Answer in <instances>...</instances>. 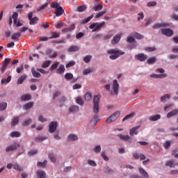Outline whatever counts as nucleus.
Masks as SVG:
<instances>
[{
    "label": "nucleus",
    "instance_id": "f257e3e1",
    "mask_svg": "<svg viewBox=\"0 0 178 178\" xmlns=\"http://www.w3.org/2000/svg\"><path fill=\"white\" fill-rule=\"evenodd\" d=\"M107 54L108 55H111L109 56V59L111 60H115L117 58H119V56H122V55H124V52L120 51L119 49H111L107 51Z\"/></svg>",
    "mask_w": 178,
    "mask_h": 178
},
{
    "label": "nucleus",
    "instance_id": "f03ea898",
    "mask_svg": "<svg viewBox=\"0 0 178 178\" xmlns=\"http://www.w3.org/2000/svg\"><path fill=\"white\" fill-rule=\"evenodd\" d=\"M101 96L99 95H95L93 97V112L98 113L99 112V101Z\"/></svg>",
    "mask_w": 178,
    "mask_h": 178
},
{
    "label": "nucleus",
    "instance_id": "7ed1b4c3",
    "mask_svg": "<svg viewBox=\"0 0 178 178\" xmlns=\"http://www.w3.org/2000/svg\"><path fill=\"white\" fill-rule=\"evenodd\" d=\"M104 26H105V22H102L101 23L95 22L89 26V29H92V33H95V31H98V30H101V29H102Z\"/></svg>",
    "mask_w": 178,
    "mask_h": 178
},
{
    "label": "nucleus",
    "instance_id": "20e7f679",
    "mask_svg": "<svg viewBox=\"0 0 178 178\" xmlns=\"http://www.w3.org/2000/svg\"><path fill=\"white\" fill-rule=\"evenodd\" d=\"M119 116H120V111H118L107 118L106 123H112L115 122V120H116Z\"/></svg>",
    "mask_w": 178,
    "mask_h": 178
},
{
    "label": "nucleus",
    "instance_id": "39448f33",
    "mask_svg": "<svg viewBox=\"0 0 178 178\" xmlns=\"http://www.w3.org/2000/svg\"><path fill=\"white\" fill-rule=\"evenodd\" d=\"M28 19L29 20V24L31 26H34L37 24L38 22L40 20L38 17H35L33 18V12H31L28 14Z\"/></svg>",
    "mask_w": 178,
    "mask_h": 178
},
{
    "label": "nucleus",
    "instance_id": "423d86ee",
    "mask_svg": "<svg viewBox=\"0 0 178 178\" xmlns=\"http://www.w3.org/2000/svg\"><path fill=\"white\" fill-rule=\"evenodd\" d=\"M113 91L111 92V95H118L119 94V83H118V80H114L113 82V87H112Z\"/></svg>",
    "mask_w": 178,
    "mask_h": 178
},
{
    "label": "nucleus",
    "instance_id": "0eeeda50",
    "mask_svg": "<svg viewBox=\"0 0 178 178\" xmlns=\"http://www.w3.org/2000/svg\"><path fill=\"white\" fill-rule=\"evenodd\" d=\"M56 129H58V122L53 121L50 122V124H49V131L51 134H54L55 133V131H56Z\"/></svg>",
    "mask_w": 178,
    "mask_h": 178
},
{
    "label": "nucleus",
    "instance_id": "6e6552de",
    "mask_svg": "<svg viewBox=\"0 0 178 178\" xmlns=\"http://www.w3.org/2000/svg\"><path fill=\"white\" fill-rule=\"evenodd\" d=\"M17 148H20V144L15 143L14 144L8 145L6 148V152H9L10 151H16V149H17Z\"/></svg>",
    "mask_w": 178,
    "mask_h": 178
},
{
    "label": "nucleus",
    "instance_id": "1a4fd4ad",
    "mask_svg": "<svg viewBox=\"0 0 178 178\" xmlns=\"http://www.w3.org/2000/svg\"><path fill=\"white\" fill-rule=\"evenodd\" d=\"M147 58H148V56H147V54H145L143 53H140L135 55V59H136V60H139V62H145V60H147Z\"/></svg>",
    "mask_w": 178,
    "mask_h": 178
},
{
    "label": "nucleus",
    "instance_id": "9d476101",
    "mask_svg": "<svg viewBox=\"0 0 178 178\" xmlns=\"http://www.w3.org/2000/svg\"><path fill=\"white\" fill-rule=\"evenodd\" d=\"M10 60H11L10 58L4 59V60L2 63V66L1 67V73H5V70L6 67H8V65H9V63H10Z\"/></svg>",
    "mask_w": 178,
    "mask_h": 178
},
{
    "label": "nucleus",
    "instance_id": "9b49d317",
    "mask_svg": "<svg viewBox=\"0 0 178 178\" xmlns=\"http://www.w3.org/2000/svg\"><path fill=\"white\" fill-rule=\"evenodd\" d=\"M161 34L167 37H172L173 35V31L170 29H161Z\"/></svg>",
    "mask_w": 178,
    "mask_h": 178
},
{
    "label": "nucleus",
    "instance_id": "f8f14e48",
    "mask_svg": "<svg viewBox=\"0 0 178 178\" xmlns=\"http://www.w3.org/2000/svg\"><path fill=\"white\" fill-rule=\"evenodd\" d=\"M122 35H123V33H118L116 35H115L113 40H111V44L113 45H116L120 41Z\"/></svg>",
    "mask_w": 178,
    "mask_h": 178
},
{
    "label": "nucleus",
    "instance_id": "ddd939ff",
    "mask_svg": "<svg viewBox=\"0 0 178 178\" xmlns=\"http://www.w3.org/2000/svg\"><path fill=\"white\" fill-rule=\"evenodd\" d=\"M169 26V24L163 22V23H156L153 25L152 29L154 30H156L157 29H161V27H168Z\"/></svg>",
    "mask_w": 178,
    "mask_h": 178
},
{
    "label": "nucleus",
    "instance_id": "4468645a",
    "mask_svg": "<svg viewBox=\"0 0 178 178\" xmlns=\"http://www.w3.org/2000/svg\"><path fill=\"white\" fill-rule=\"evenodd\" d=\"M20 35H22L20 32L14 33L11 35V40L13 41H19V40H20Z\"/></svg>",
    "mask_w": 178,
    "mask_h": 178
},
{
    "label": "nucleus",
    "instance_id": "2eb2a0df",
    "mask_svg": "<svg viewBox=\"0 0 178 178\" xmlns=\"http://www.w3.org/2000/svg\"><path fill=\"white\" fill-rule=\"evenodd\" d=\"M138 129H140V126H137V127H134L132 129H130L129 131V134L130 136H137V134H138Z\"/></svg>",
    "mask_w": 178,
    "mask_h": 178
},
{
    "label": "nucleus",
    "instance_id": "dca6fc26",
    "mask_svg": "<svg viewBox=\"0 0 178 178\" xmlns=\"http://www.w3.org/2000/svg\"><path fill=\"white\" fill-rule=\"evenodd\" d=\"M150 77L153 79H165V77H168V74H153L150 75Z\"/></svg>",
    "mask_w": 178,
    "mask_h": 178
},
{
    "label": "nucleus",
    "instance_id": "f3484780",
    "mask_svg": "<svg viewBox=\"0 0 178 178\" xmlns=\"http://www.w3.org/2000/svg\"><path fill=\"white\" fill-rule=\"evenodd\" d=\"M36 176L38 178H47V173L43 170H38L36 172Z\"/></svg>",
    "mask_w": 178,
    "mask_h": 178
},
{
    "label": "nucleus",
    "instance_id": "a211bd4d",
    "mask_svg": "<svg viewBox=\"0 0 178 178\" xmlns=\"http://www.w3.org/2000/svg\"><path fill=\"white\" fill-rule=\"evenodd\" d=\"M74 29H76V25L72 24L70 27L63 29L62 33H69V31H73Z\"/></svg>",
    "mask_w": 178,
    "mask_h": 178
},
{
    "label": "nucleus",
    "instance_id": "6ab92c4d",
    "mask_svg": "<svg viewBox=\"0 0 178 178\" xmlns=\"http://www.w3.org/2000/svg\"><path fill=\"white\" fill-rule=\"evenodd\" d=\"M176 115H178V108L173 109L172 111H170L167 114L168 119H170V118H172V116H176Z\"/></svg>",
    "mask_w": 178,
    "mask_h": 178
},
{
    "label": "nucleus",
    "instance_id": "aec40b11",
    "mask_svg": "<svg viewBox=\"0 0 178 178\" xmlns=\"http://www.w3.org/2000/svg\"><path fill=\"white\" fill-rule=\"evenodd\" d=\"M31 73L33 77H36L37 79L41 77V74L37 70H35V67L31 68Z\"/></svg>",
    "mask_w": 178,
    "mask_h": 178
},
{
    "label": "nucleus",
    "instance_id": "412c9836",
    "mask_svg": "<svg viewBox=\"0 0 178 178\" xmlns=\"http://www.w3.org/2000/svg\"><path fill=\"white\" fill-rule=\"evenodd\" d=\"M104 6H102V3H98L92 7V10H95V12H98V10H102Z\"/></svg>",
    "mask_w": 178,
    "mask_h": 178
},
{
    "label": "nucleus",
    "instance_id": "4be33fe9",
    "mask_svg": "<svg viewBox=\"0 0 178 178\" xmlns=\"http://www.w3.org/2000/svg\"><path fill=\"white\" fill-rule=\"evenodd\" d=\"M63 12H65L63 8L62 7H59L58 8L56 9L55 15L57 16V17H59V16H62V15H63Z\"/></svg>",
    "mask_w": 178,
    "mask_h": 178
},
{
    "label": "nucleus",
    "instance_id": "5701e85b",
    "mask_svg": "<svg viewBox=\"0 0 178 178\" xmlns=\"http://www.w3.org/2000/svg\"><path fill=\"white\" fill-rule=\"evenodd\" d=\"M50 34L51 37H49V40H52L54 38H59V37H60V33L55 31L50 32Z\"/></svg>",
    "mask_w": 178,
    "mask_h": 178
},
{
    "label": "nucleus",
    "instance_id": "b1692460",
    "mask_svg": "<svg viewBox=\"0 0 178 178\" xmlns=\"http://www.w3.org/2000/svg\"><path fill=\"white\" fill-rule=\"evenodd\" d=\"M80 49V47L72 45L68 49V52H77Z\"/></svg>",
    "mask_w": 178,
    "mask_h": 178
},
{
    "label": "nucleus",
    "instance_id": "393cba45",
    "mask_svg": "<svg viewBox=\"0 0 178 178\" xmlns=\"http://www.w3.org/2000/svg\"><path fill=\"white\" fill-rule=\"evenodd\" d=\"M159 119H161V115L156 114L155 115L150 116L149 120L152 122H156V120H159Z\"/></svg>",
    "mask_w": 178,
    "mask_h": 178
},
{
    "label": "nucleus",
    "instance_id": "a878e982",
    "mask_svg": "<svg viewBox=\"0 0 178 178\" xmlns=\"http://www.w3.org/2000/svg\"><path fill=\"white\" fill-rule=\"evenodd\" d=\"M33 106H34V103L33 102H29L24 106V109H25V111H29V109H31Z\"/></svg>",
    "mask_w": 178,
    "mask_h": 178
},
{
    "label": "nucleus",
    "instance_id": "bb28decb",
    "mask_svg": "<svg viewBox=\"0 0 178 178\" xmlns=\"http://www.w3.org/2000/svg\"><path fill=\"white\" fill-rule=\"evenodd\" d=\"M69 111L71 113H76V112H79V106L72 105L70 107Z\"/></svg>",
    "mask_w": 178,
    "mask_h": 178
},
{
    "label": "nucleus",
    "instance_id": "cd10ccee",
    "mask_svg": "<svg viewBox=\"0 0 178 178\" xmlns=\"http://www.w3.org/2000/svg\"><path fill=\"white\" fill-rule=\"evenodd\" d=\"M19 123V117L15 116L13 118L11 121V127H15Z\"/></svg>",
    "mask_w": 178,
    "mask_h": 178
},
{
    "label": "nucleus",
    "instance_id": "c85d7f7f",
    "mask_svg": "<svg viewBox=\"0 0 178 178\" xmlns=\"http://www.w3.org/2000/svg\"><path fill=\"white\" fill-rule=\"evenodd\" d=\"M65 72V65H60V67L56 70V72L58 74H62Z\"/></svg>",
    "mask_w": 178,
    "mask_h": 178
},
{
    "label": "nucleus",
    "instance_id": "c756f323",
    "mask_svg": "<svg viewBox=\"0 0 178 178\" xmlns=\"http://www.w3.org/2000/svg\"><path fill=\"white\" fill-rule=\"evenodd\" d=\"M79 140V137L74 134H70L68 136V141H77Z\"/></svg>",
    "mask_w": 178,
    "mask_h": 178
},
{
    "label": "nucleus",
    "instance_id": "7c9ffc66",
    "mask_svg": "<svg viewBox=\"0 0 178 178\" xmlns=\"http://www.w3.org/2000/svg\"><path fill=\"white\" fill-rule=\"evenodd\" d=\"M27 79V75L23 74L17 80V84H23V81Z\"/></svg>",
    "mask_w": 178,
    "mask_h": 178
},
{
    "label": "nucleus",
    "instance_id": "2f4dec72",
    "mask_svg": "<svg viewBox=\"0 0 178 178\" xmlns=\"http://www.w3.org/2000/svg\"><path fill=\"white\" fill-rule=\"evenodd\" d=\"M139 172H140V175H142L143 176V177H145V178L149 177V176L148 175V173L146 172L145 170H144L143 168H139Z\"/></svg>",
    "mask_w": 178,
    "mask_h": 178
},
{
    "label": "nucleus",
    "instance_id": "473e14b6",
    "mask_svg": "<svg viewBox=\"0 0 178 178\" xmlns=\"http://www.w3.org/2000/svg\"><path fill=\"white\" fill-rule=\"evenodd\" d=\"M20 136H22V134H20V132L17 131H14L10 133V137H12L13 138H15V137H20Z\"/></svg>",
    "mask_w": 178,
    "mask_h": 178
},
{
    "label": "nucleus",
    "instance_id": "72a5a7b5",
    "mask_svg": "<svg viewBox=\"0 0 178 178\" xmlns=\"http://www.w3.org/2000/svg\"><path fill=\"white\" fill-rule=\"evenodd\" d=\"M31 99V95H24L21 97V101H30Z\"/></svg>",
    "mask_w": 178,
    "mask_h": 178
},
{
    "label": "nucleus",
    "instance_id": "f704fd0d",
    "mask_svg": "<svg viewBox=\"0 0 178 178\" xmlns=\"http://www.w3.org/2000/svg\"><path fill=\"white\" fill-rule=\"evenodd\" d=\"M93 17H94V15H90L88 18L81 20L80 23H81V24H86L88 23V22H90V20H91V19H92Z\"/></svg>",
    "mask_w": 178,
    "mask_h": 178
},
{
    "label": "nucleus",
    "instance_id": "c9c22d12",
    "mask_svg": "<svg viewBox=\"0 0 178 178\" xmlns=\"http://www.w3.org/2000/svg\"><path fill=\"white\" fill-rule=\"evenodd\" d=\"M49 65H51V60H47L43 62L41 67H42V69H47V67H49Z\"/></svg>",
    "mask_w": 178,
    "mask_h": 178
},
{
    "label": "nucleus",
    "instance_id": "e433bc0d",
    "mask_svg": "<svg viewBox=\"0 0 178 178\" xmlns=\"http://www.w3.org/2000/svg\"><path fill=\"white\" fill-rule=\"evenodd\" d=\"M165 166H169L170 168H175V160H169L165 163Z\"/></svg>",
    "mask_w": 178,
    "mask_h": 178
},
{
    "label": "nucleus",
    "instance_id": "4c0bfd02",
    "mask_svg": "<svg viewBox=\"0 0 178 178\" xmlns=\"http://www.w3.org/2000/svg\"><path fill=\"white\" fill-rule=\"evenodd\" d=\"M12 80V76H8L7 79H3L1 80V84H8Z\"/></svg>",
    "mask_w": 178,
    "mask_h": 178
},
{
    "label": "nucleus",
    "instance_id": "58836bf2",
    "mask_svg": "<svg viewBox=\"0 0 178 178\" xmlns=\"http://www.w3.org/2000/svg\"><path fill=\"white\" fill-rule=\"evenodd\" d=\"M44 140H47V137L39 136L35 138L36 143H42Z\"/></svg>",
    "mask_w": 178,
    "mask_h": 178
},
{
    "label": "nucleus",
    "instance_id": "ea45409f",
    "mask_svg": "<svg viewBox=\"0 0 178 178\" xmlns=\"http://www.w3.org/2000/svg\"><path fill=\"white\" fill-rule=\"evenodd\" d=\"M59 66V62L54 63L49 68L50 71L52 72V70H56L58 69V67Z\"/></svg>",
    "mask_w": 178,
    "mask_h": 178
},
{
    "label": "nucleus",
    "instance_id": "a19ab883",
    "mask_svg": "<svg viewBox=\"0 0 178 178\" xmlns=\"http://www.w3.org/2000/svg\"><path fill=\"white\" fill-rule=\"evenodd\" d=\"M87 9V6L86 5L79 6L76 8L77 12H84Z\"/></svg>",
    "mask_w": 178,
    "mask_h": 178
},
{
    "label": "nucleus",
    "instance_id": "79ce46f5",
    "mask_svg": "<svg viewBox=\"0 0 178 178\" xmlns=\"http://www.w3.org/2000/svg\"><path fill=\"white\" fill-rule=\"evenodd\" d=\"M92 98V94L91 92H86V94L84 96V99L86 101H90Z\"/></svg>",
    "mask_w": 178,
    "mask_h": 178
},
{
    "label": "nucleus",
    "instance_id": "37998d69",
    "mask_svg": "<svg viewBox=\"0 0 178 178\" xmlns=\"http://www.w3.org/2000/svg\"><path fill=\"white\" fill-rule=\"evenodd\" d=\"M147 62L149 65H154L156 62V58L152 57L147 60Z\"/></svg>",
    "mask_w": 178,
    "mask_h": 178
},
{
    "label": "nucleus",
    "instance_id": "c03bdc74",
    "mask_svg": "<svg viewBox=\"0 0 178 178\" xmlns=\"http://www.w3.org/2000/svg\"><path fill=\"white\" fill-rule=\"evenodd\" d=\"M166 98H167L168 99H170V95H169V94H165V95H164L163 96H162V97H161V102H166Z\"/></svg>",
    "mask_w": 178,
    "mask_h": 178
},
{
    "label": "nucleus",
    "instance_id": "a18cd8bd",
    "mask_svg": "<svg viewBox=\"0 0 178 178\" xmlns=\"http://www.w3.org/2000/svg\"><path fill=\"white\" fill-rule=\"evenodd\" d=\"M47 161L44 160L43 162H38L37 165L38 168H45L47 166Z\"/></svg>",
    "mask_w": 178,
    "mask_h": 178
},
{
    "label": "nucleus",
    "instance_id": "49530a36",
    "mask_svg": "<svg viewBox=\"0 0 178 178\" xmlns=\"http://www.w3.org/2000/svg\"><path fill=\"white\" fill-rule=\"evenodd\" d=\"M99 122V117L98 115H95L91 120L92 123H95V124H97Z\"/></svg>",
    "mask_w": 178,
    "mask_h": 178
},
{
    "label": "nucleus",
    "instance_id": "de8ad7c7",
    "mask_svg": "<svg viewBox=\"0 0 178 178\" xmlns=\"http://www.w3.org/2000/svg\"><path fill=\"white\" fill-rule=\"evenodd\" d=\"M76 104H78V105H81V106H83V105H84V102L83 101V99L80 97H76Z\"/></svg>",
    "mask_w": 178,
    "mask_h": 178
},
{
    "label": "nucleus",
    "instance_id": "09e8293b",
    "mask_svg": "<svg viewBox=\"0 0 178 178\" xmlns=\"http://www.w3.org/2000/svg\"><path fill=\"white\" fill-rule=\"evenodd\" d=\"M105 13H106V10H104L101 11L99 13H97L95 15V19H99V17H102V16H104V15H105Z\"/></svg>",
    "mask_w": 178,
    "mask_h": 178
},
{
    "label": "nucleus",
    "instance_id": "8fccbe9b",
    "mask_svg": "<svg viewBox=\"0 0 178 178\" xmlns=\"http://www.w3.org/2000/svg\"><path fill=\"white\" fill-rule=\"evenodd\" d=\"M119 137L121 140H124V141H127V140H130V136L129 135H123V134H120Z\"/></svg>",
    "mask_w": 178,
    "mask_h": 178
},
{
    "label": "nucleus",
    "instance_id": "3c124183",
    "mask_svg": "<svg viewBox=\"0 0 178 178\" xmlns=\"http://www.w3.org/2000/svg\"><path fill=\"white\" fill-rule=\"evenodd\" d=\"M92 58V56L91 55H87L83 58V62L85 63H89L90 60H91V58Z\"/></svg>",
    "mask_w": 178,
    "mask_h": 178
},
{
    "label": "nucleus",
    "instance_id": "603ef678",
    "mask_svg": "<svg viewBox=\"0 0 178 178\" xmlns=\"http://www.w3.org/2000/svg\"><path fill=\"white\" fill-rule=\"evenodd\" d=\"M8 108V104L6 102L0 103V111H5Z\"/></svg>",
    "mask_w": 178,
    "mask_h": 178
},
{
    "label": "nucleus",
    "instance_id": "864d4df0",
    "mask_svg": "<svg viewBox=\"0 0 178 178\" xmlns=\"http://www.w3.org/2000/svg\"><path fill=\"white\" fill-rule=\"evenodd\" d=\"M48 156H49L50 161H51V162H53V163H55V162H56V158H55V156H54V154L49 153L48 154Z\"/></svg>",
    "mask_w": 178,
    "mask_h": 178
},
{
    "label": "nucleus",
    "instance_id": "5fc2aeb1",
    "mask_svg": "<svg viewBox=\"0 0 178 178\" xmlns=\"http://www.w3.org/2000/svg\"><path fill=\"white\" fill-rule=\"evenodd\" d=\"M134 115H136V113L132 112L130 114L126 115L123 119H122V122H124V120H127V119H130V118H133V116H134Z\"/></svg>",
    "mask_w": 178,
    "mask_h": 178
},
{
    "label": "nucleus",
    "instance_id": "6e6d98bb",
    "mask_svg": "<svg viewBox=\"0 0 178 178\" xmlns=\"http://www.w3.org/2000/svg\"><path fill=\"white\" fill-rule=\"evenodd\" d=\"M134 37H135L136 40H143V38H144V35L139 34L138 33H135Z\"/></svg>",
    "mask_w": 178,
    "mask_h": 178
},
{
    "label": "nucleus",
    "instance_id": "4d7b16f0",
    "mask_svg": "<svg viewBox=\"0 0 178 178\" xmlns=\"http://www.w3.org/2000/svg\"><path fill=\"white\" fill-rule=\"evenodd\" d=\"M19 16V14L17 13H14L13 14V19L14 20V24H16L17 23V17Z\"/></svg>",
    "mask_w": 178,
    "mask_h": 178
},
{
    "label": "nucleus",
    "instance_id": "13d9d810",
    "mask_svg": "<svg viewBox=\"0 0 178 178\" xmlns=\"http://www.w3.org/2000/svg\"><path fill=\"white\" fill-rule=\"evenodd\" d=\"M163 147L165 149H169V148L170 147V141L169 140H166L164 143H163Z\"/></svg>",
    "mask_w": 178,
    "mask_h": 178
},
{
    "label": "nucleus",
    "instance_id": "bf43d9fd",
    "mask_svg": "<svg viewBox=\"0 0 178 178\" xmlns=\"http://www.w3.org/2000/svg\"><path fill=\"white\" fill-rule=\"evenodd\" d=\"M65 78L67 80H72V79H73V74L72 73H66L65 74Z\"/></svg>",
    "mask_w": 178,
    "mask_h": 178
},
{
    "label": "nucleus",
    "instance_id": "052dcab7",
    "mask_svg": "<svg viewBox=\"0 0 178 178\" xmlns=\"http://www.w3.org/2000/svg\"><path fill=\"white\" fill-rule=\"evenodd\" d=\"M13 169H15V170H18L19 172H22V170H23V169H22V167H20L18 164H14L13 165Z\"/></svg>",
    "mask_w": 178,
    "mask_h": 178
},
{
    "label": "nucleus",
    "instance_id": "680f3d73",
    "mask_svg": "<svg viewBox=\"0 0 178 178\" xmlns=\"http://www.w3.org/2000/svg\"><path fill=\"white\" fill-rule=\"evenodd\" d=\"M90 73H92V70L90 68L84 70L83 72V76H87V74H90Z\"/></svg>",
    "mask_w": 178,
    "mask_h": 178
},
{
    "label": "nucleus",
    "instance_id": "e2e57ef3",
    "mask_svg": "<svg viewBox=\"0 0 178 178\" xmlns=\"http://www.w3.org/2000/svg\"><path fill=\"white\" fill-rule=\"evenodd\" d=\"M48 6V3L43 4L40 6L38 8H37V12H40V10H43V9H45Z\"/></svg>",
    "mask_w": 178,
    "mask_h": 178
},
{
    "label": "nucleus",
    "instance_id": "0e129e2a",
    "mask_svg": "<svg viewBox=\"0 0 178 178\" xmlns=\"http://www.w3.org/2000/svg\"><path fill=\"white\" fill-rule=\"evenodd\" d=\"M38 152V150H37V149L31 150L30 152H29L28 155L29 156H31V155L37 154Z\"/></svg>",
    "mask_w": 178,
    "mask_h": 178
},
{
    "label": "nucleus",
    "instance_id": "69168bd1",
    "mask_svg": "<svg viewBox=\"0 0 178 178\" xmlns=\"http://www.w3.org/2000/svg\"><path fill=\"white\" fill-rule=\"evenodd\" d=\"M156 1H149L147 3V6H148L149 8L151 6H156Z\"/></svg>",
    "mask_w": 178,
    "mask_h": 178
},
{
    "label": "nucleus",
    "instance_id": "338daca9",
    "mask_svg": "<svg viewBox=\"0 0 178 178\" xmlns=\"http://www.w3.org/2000/svg\"><path fill=\"white\" fill-rule=\"evenodd\" d=\"M94 151L95 152H96V154H99V152H101V146L100 145L95 146V147L94 148Z\"/></svg>",
    "mask_w": 178,
    "mask_h": 178
},
{
    "label": "nucleus",
    "instance_id": "774afa93",
    "mask_svg": "<svg viewBox=\"0 0 178 178\" xmlns=\"http://www.w3.org/2000/svg\"><path fill=\"white\" fill-rule=\"evenodd\" d=\"M105 172L106 173H113V170L111 169L109 166L106 165L105 167Z\"/></svg>",
    "mask_w": 178,
    "mask_h": 178
}]
</instances>
